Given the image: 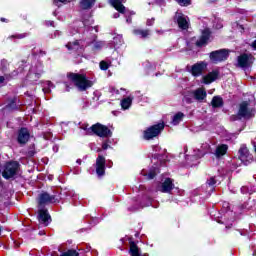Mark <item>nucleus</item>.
I'll use <instances>...</instances> for the list:
<instances>
[{
	"instance_id": "f257e3e1",
	"label": "nucleus",
	"mask_w": 256,
	"mask_h": 256,
	"mask_svg": "<svg viewBox=\"0 0 256 256\" xmlns=\"http://www.w3.org/2000/svg\"><path fill=\"white\" fill-rule=\"evenodd\" d=\"M103 44V42H98L96 40H93L91 43L86 42V40H73V42H68V44H66V48H68L70 52H77V54H83L87 46H90L95 52L96 50H100Z\"/></svg>"
},
{
	"instance_id": "f03ea898",
	"label": "nucleus",
	"mask_w": 256,
	"mask_h": 256,
	"mask_svg": "<svg viewBox=\"0 0 256 256\" xmlns=\"http://www.w3.org/2000/svg\"><path fill=\"white\" fill-rule=\"evenodd\" d=\"M68 78L77 86L79 90H87L88 88H91L94 84L92 80H88L85 76V74H74L70 73L68 74Z\"/></svg>"
},
{
	"instance_id": "7ed1b4c3",
	"label": "nucleus",
	"mask_w": 256,
	"mask_h": 256,
	"mask_svg": "<svg viewBox=\"0 0 256 256\" xmlns=\"http://www.w3.org/2000/svg\"><path fill=\"white\" fill-rule=\"evenodd\" d=\"M44 72L42 62H34L29 70V74L27 75V80L30 82H37L39 78H41Z\"/></svg>"
},
{
	"instance_id": "20e7f679",
	"label": "nucleus",
	"mask_w": 256,
	"mask_h": 256,
	"mask_svg": "<svg viewBox=\"0 0 256 256\" xmlns=\"http://www.w3.org/2000/svg\"><path fill=\"white\" fill-rule=\"evenodd\" d=\"M86 130V133L88 135H91V133H96V135H99V137H111L112 132L107 128V126H103L102 124H94V126H91V128H88V126H85L84 128Z\"/></svg>"
},
{
	"instance_id": "39448f33",
	"label": "nucleus",
	"mask_w": 256,
	"mask_h": 256,
	"mask_svg": "<svg viewBox=\"0 0 256 256\" xmlns=\"http://www.w3.org/2000/svg\"><path fill=\"white\" fill-rule=\"evenodd\" d=\"M164 127V122H160L158 124H155L154 126H149V128H146V130H144V139H154V137H158V135L162 133Z\"/></svg>"
},
{
	"instance_id": "423d86ee",
	"label": "nucleus",
	"mask_w": 256,
	"mask_h": 256,
	"mask_svg": "<svg viewBox=\"0 0 256 256\" xmlns=\"http://www.w3.org/2000/svg\"><path fill=\"white\" fill-rule=\"evenodd\" d=\"M255 114L256 110L249 102H242V104H240V109L238 110V116L240 118H252Z\"/></svg>"
},
{
	"instance_id": "0eeeda50",
	"label": "nucleus",
	"mask_w": 256,
	"mask_h": 256,
	"mask_svg": "<svg viewBox=\"0 0 256 256\" xmlns=\"http://www.w3.org/2000/svg\"><path fill=\"white\" fill-rule=\"evenodd\" d=\"M19 168V163L17 161H10L9 163H6L5 168L2 172V176L5 179H11V177H14L16 175Z\"/></svg>"
},
{
	"instance_id": "6e6552de",
	"label": "nucleus",
	"mask_w": 256,
	"mask_h": 256,
	"mask_svg": "<svg viewBox=\"0 0 256 256\" xmlns=\"http://www.w3.org/2000/svg\"><path fill=\"white\" fill-rule=\"evenodd\" d=\"M211 145L208 142L202 143L200 149L194 150L191 155H186V159H198L203 157L206 153H210Z\"/></svg>"
},
{
	"instance_id": "1a4fd4ad",
	"label": "nucleus",
	"mask_w": 256,
	"mask_h": 256,
	"mask_svg": "<svg viewBox=\"0 0 256 256\" xmlns=\"http://www.w3.org/2000/svg\"><path fill=\"white\" fill-rule=\"evenodd\" d=\"M208 24H209V20L208 19L204 20L203 22L204 28L202 30V34L199 40L196 41L197 46H204L205 44H207L210 38V33H211L210 28H208Z\"/></svg>"
},
{
	"instance_id": "9d476101",
	"label": "nucleus",
	"mask_w": 256,
	"mask_h": 256,
	"mask_svg": "<svg viewBox=\"0 0 256 256\" xmlns=\"http://www.w3.org/2000/svg\"><path fill=\"white\" fill-rule=\"evenodd\" d=\"M208 68V62L201 61V62H196V64H193L190 67V72L192 76L198 77L203 74Z\"/></svg>"
},
{
	"instance_id": "9b49d317",
	"label": "nucleus",
	"mask_w": 256,
	"mask_h": 256,
	"mask_svg": "<svg viewBox=\"0 0 256 256\" xmlns=\"http://www.w3.org/2000/svg\"><path fill=\"white\" fill-rule=\"evenodd\" d=\"M228 56V50H215L214 52L210 53V60L211 62L218 64V62H223L224 60H227Z\"/></svg>"
},
{
	"instance_id": "f8f14e48",
	"label": "nucleus",
	"mask_w": 256,
	"mask_h": 256,
	"mask_svg": "<svg viewBox=\"0 0 256 256\" xmlns=\"http://www.w3.org/2000/svg\"><path fill=\"white\" fill-rule=\"evenodd\" d=\"M158 191H161L162 193H171L172 189H174V183L173 180L169 177L164 179L162 183H160L157 186Z\"/></svg>"
},
{
	"instance_id": "ddd939ff",
	"label": "nucleus",
	"mask_w": 256,
	"mask_h": 256,
	"mask_svg": "<svg viewBox=\"0 0 256 256\" xmlns=\"http://www.w3.org/2000/svg\"><path fill=\"white\" fill-rule=\"evenodd\" d=\"M175 20L178 22L179 28H182L183 30L189 28V18L188 16H185L183 12H176Z\"/></svg>"
},
{
	"instance_id": "4468645a",
	"label": "nucleus",
	"mask_w": 256,
	"mask_h": 256,
	"mask_svg": "<svg viewBox=\"0 0 256 256\" xmlns=\"http://www.w3.org/2000/svg\"><path fill=\"white\" fill-rule=\"evenodd\" d=\"M220 78V71L219 70H212V72H208L205 76H202V83L203 84H212L216 82Z\"/></svg>"
},
{
	"instance_id": "2eb2a0df",
	"label": "nucleus",
	"mask_w": 256,
	"mask_h": 256,
	"mask_svg": "<svg viewBox=\"0 0 256 256\" xmlns=\"http://www.w3.org/2000/svg\"><path fill=\"white\" fill-rule=\"evenodd\" d=\"M253 63L252 54H241L238 56V66L241 68H248Z\"/></svg>"
},
{
	"instance_id": "dca6fc26",
	"label": "nucleus",
	"mask_w": 256,
	"mask_h": 256,
	"mask_svg": "<svg viewBox=\"0 0 256 256\" xmlns=\"http://www.w3.org/2000/svg\"><path fill=\"white\" fill-rule=\"evenodd\" d=\"M239 153L241 161H243V163H245L246 165L253 161V155L249 153V149L248 147H246V145H242L240 147Z\"/></svg>"
},
{
	"instance_id": "f3484780",
	"label": "nucleus",
	"mask_w": 256,
	"mask_h": 256,
	"mask_svg": "<svg viewBox=\"0 0 256 256\" xmlns=\"http://www.w3.org/2000/svg\"><path fill=\"white\" fill-rule=\"evenodd\" d=\"M105 168H106V160L104 155H98L96 158V173L99 176H102L105 174Z\"/></svg>"
},
{
	"instance_id": "a211bd4d",
	"label": "nucleus",
	"mask_w": 256,
	"mask_h": 256,
	"mask_svg": "<svg viewBox=\"0 0 256 256\" xmlns=\"http://www.w3.org/2000/svg\"><path fill=\"white\" fill-rule=\"evenodd\" d=\"M125 1L126 0H110L112 6H114V8H116V10H118V12H115L114 18H119V16H120L119 12L124 13L127 16V10L123 4V2H125Z\"/></svg>"
},
{
	"instance_id": "6ab92c4d",
	"label": "nucleus",
	"mask_w": 256,
	"mask_h": 256,
	"mask_svg": "<svg viewBox=\"0 0 256 256\" xmlns=\"http://www.w3.org/2000/svg\"><path fill=\"white\" fill-rule=\"evenodd\" d=\"M57 201L54 195H49V193H41L39 195V207L47 205V203H55Z\"/></svg>"
},
{
	"instance_id": "aec40b11",
	"label": "nucleus",
	"mask_w": 256,
	"mask_h": 256,
	"mask_svg": "<svg viewBox=\"0 0 256 256\" xmlns=\"http://www.w3.org/2000/svg\"><path fill=\"white\" fill-rule=\"evenodd\" d=\"M50 220H51V217L47 209H43L42 207H39V222L43 223L44 225H49Z\"/></svg>"
},
{
	"instance_id": "412c9836",
	"label": "nucleus",
	"mask_w": 256,
	"mask_h": 256,
	"mask_svg": "<svg viewBox=\"0 0 256 256\" xmlns=\"http://www.w3.org/2000/svg\"><path fill=\"white\" fill-rule=\"evenodd\" d=\"M207 98V92L205 88H197L194 90V100L197 102H203V100H206Z\"/></svg>"
},
{
	"instance_id": "4be33fe9",
	"label": "nucleus",
	"mask_w": 256,
	"mask_h": 256,
	"mask_svg": "<svg viewBox=\"0 0 256 256\" xmlns=\"http://www.w3.org/2000/svg\"><path fill=\"white\" fill-rule=\"evenodd\" d=\"M29 130L27 128H21V130L18 132V142L19 143H27L29 141Z\"/></svg>"
},
{
	"instance_id": "5701e85b",
	"label": "nucleus",
	"mask_w": 256,
	"mask_h": 256,
	"mask_svg": "<svg viewBox=\"0 0 256 256\" xmlns=\"http://www.w3.org/2000/svg\"><path fill=\"white\" fill-rule=\"evenodd\" d=\"M194 100H195V90L184 92L183 102H185L186 104H193Z\"/></svg>"
},
{
	"instance_id": "b1692460",
	"label": "nucleus",
	"mask_w": 256,
	"mask_h": 256,
	"mask_svg": "<svg viewBox=\"0 0 256 256\" xmlns=\"http://www.w3.org/2000/svg\"><path fill=\"white\" fill-rule=\"evenodd\" d=\"M228 151V145L225 143H221L220 145H217L215 150L216 157H222V155H225Z\"/></svg>"
},
{
	"instance_id": "393cba45",
	"label": "nucleus",
	"mask_w": 256,
	"mask_h": 256,
	"mask_svg": "<svg viewBox=\"0 0 256 256\" xmlns=\"http://www.w3.org/2000/svg\"><path fill=\"white\" fill-rule=\"evenodd\" d=\"M95 2L96 0H80L79 4L81 8L88 9V8H92Z\"/></svg>"
},
{
	"instance_id": "a878e982",
	"label": "nucleus",
	"mask_w": 256,
	"mask_h": 256,
	"mask_svg": "<svg viewBox=\"0 0 256 256\" xmlns=\"http://www.w3.org/2000/svg\"><path fill=\"white\" fill-rule=\"evenodd\" d=\"M52 88H55V85L53 84V82L47 80L46 82L43 83V92H44V94L51 93Z\"/></svg>"
},
{
	"instance_id": "bb28decb",
	"label": "nucleus",
	"mask_w": 256,
	"mask_h": 256,
	"mask_svg": "<svg viewBox=\"0 0 256 256\" xmlns=\"http://www.w3.org/2000/svg\"><path fill=\"white\" fill-rule=\"evenodd\" d=\"M130 255L132 256H141L140 249L137 247L136 243H130Z\"/></svg>"
},
{
	"instance_id": "cd10ccee",
	"label": "nucleus",
	"mask_w": 256,
	"mask_h": 256,
	"mask_svg": "<svg viewBox=\"0 0 256 256\" xmlns=\"http://www.w3.org/2000/svg\"><path fill=\"white\" fill-rule=\"evenodd\" d=\"M183 118H184V114L182 112H178L177 114H175V116H173L172 124L174 126H177L178 124H180V122H182Z\"/></svg>"
},
{
	"instance_id": "c85d7f7f",
	"label": "nucleus",
	"mask_w": 256,
	"mask_h": 256,
	"mask_svg": "<svg viewBox=\"0 0 256 256\" xmlns=\"http://www.w3.org/2000/svg\"><path fill=\"white\" fill-rule=\"evenodd\" d=\"M213 108H220L223 106V100L220 96H214L211 102Z\"/></svg>"
},
{
	"instance_id": "c756f323",
	"label": "nucleus",
	"mask_w": 256,
	"mask_h": 256,
	"mask_svg": "<svg viewBox=\"0 0 256 256\" xmlns=\"http://www.w3.org/2000/svg\"><path fill=\"white\" fill-rule=\"evenodd\" d=\"M132 103H133V98H124V100L121 101L122 109L129 110Z\"/></svg>"
},
{
	"instance_id": "7c9ffc66",
	"label": "nucleus",
	"mask_w": 256,
	"mask_h": 256,
	"mask_svg": "<svg viewBox=\"0 0 256 256\" xmlns=\"http://www.w3.org/2000/svg\"><path fill=\"white\" fill-rule=\"evenodd\" d=\"M113 44L115 48H120V46L123 44V36L121 34H117V36H114Z\"/></svg>"
},
{
	"instance_id": "2f4dec72",
	"label": "nucleus",
	"mask_w": 256,
	"mask_h": 256,
	"mask_svg": "<svg viewBox=\"0 0 256 256\" xmlns=\"http://www.w3.org/2000/svg\"><path fill=\"white\" fill-rule=\"evenodd\" d=\"M134 34H136V36H140L141 38H147V36H149L150 32L149 30H141V29H135L133 30Z\"/></svg>"
},
{
	"instance_id": "473e14b6",
	"label": "nucleus",
	"mask_w": 256,
	"mask_h": 256,
	"mask_svg": "<svg viewBox=\"0 0 256 256\" xmlns=\"http://www.w3.org/2000/svg\"><path fill=\"white\" fill-rule=\"evenodd\" d=\"M216 183H217V181H216L215 177H210V179L207 180V185H208L210 191L214 190Z\"/></svg>"
},
{
	"instance_id": "72a5a7b5",
	"label": "nucleus",
	"mask_w": 256,
	"mask_h": 256,
	"mask_svg": "<svg viewBox=\"0 0 256 256\" xmlns=\"http://www.w3.org/2000/svg\"><path fill=\"white\" fill-rule=\"evenodd\" d=\"M157 173H159V169L157 167H154L153 169H150L149 173L147 174V178L153 179V177H155Z\"/></svg>"
},
{
	"instance_id": "f704fd0d",
	"label": "nucleus",
	"mask_w": 256,
	"mask_h": 256,
	"mask_svg": "<svg viewBox=\"0 0 256 256\" xmlns=\"http://www.w3.org/2000/svg\"><path fill=\"white\" fill-rule=\"evenodd\" d=\"M18 72H13L12 76L6 75V76H0V84H3L5 80H10L11 78H14L17 76Z\"/></svg>"
},
{
	"instance_id": "c9c22d12",
	"label": "nucleus",
	"mask_w": 256,
	"mask_h": 256,
	"mask_svg": "<svg viewBox=\"0 0 256 256\" xmlns=\"http://www.w3.org/2000/svg\"><path fill=\"white\" fill-rule=\"evenodd\" d=\"M214 28H223V21L221 20V18H215L214 19V23H213Z\"/></svg>"
},
{
	"instance_id": "e433bc0d",
	"label": "nucleus",
	"mask_w": 256,
	"mask_h": 256,
	"mask_svg": "<svg viewBox=\"0 0 256 256\" xmlns=\"http://www.w3.org/2000/svg\"><path fill=\"white\" fill-rule=\"evenodd\" d=\"M61 256H79V253H77V251H75L73 249H70V250L62 253Z\"/></svg>"
},
{
	"instance_id": "4c0bfd02",
	"label": "nucleus",
	"mask_w": 256,
	"mask_h": 256,
	"mask_svg": "<svg viewBox=\"0 0 256 256\" xmlns=\"http://www.w3.org/2000/svg\"><path fill=\"white\" fill-rule=\"evenodd\" d=\"M109 66H110L109 62H106L105 60H102L100 62L101 70H108Z\"/></svg>"
},
{
	"instance_id": "58836bf2",
	"label": "nucleus",
	"mask_w": 256,
	"mask_h": 256,
	"mask_svg": "<svg viewBox=\"0 0 256 256\" xmlns=\"http://www.w3.org/2000/svg\"><path fill=\"white\" fill-rule=\"evenodd\" d=\"M179 4L181 6H187L188 4H191V0H178Z\"/></svg>"
},
{
	"instance_id": "ea45409f",
	"label": "nucleus",
	"mask_w": 256,
	"mask_h": 256,
	"mask_svg": "<svg viewBox=\"0 0 256 256\" xmlns=\"http://www.w3.org/2000/svg\"><path fill=\"white\" fill-rule=\"evenodd\" d=\"M110 140H105V141H103V143H102V148L103 149H108V147H110Z\"/></svg>"
},
{
	"instance_id": "a19ab883",
	"label": "nucleus",
	"mask_w": 256,
	"mask_h": 256,
	"mask_svg": "<svg viewBox=\"0 0 256 256\" xmlns=\"http://www.w3.org/2000/svg\"><path fill=\"white\" fill-rule=\"evenodd\" d=\"M242 193H247L249 191L248 187H241Z\"/></svg>"
},
{
	"instance_id": "79ce46f5",
	"label": "nucleus",
	"mask_w": 256,
	"mask_h": 256,
	"mask_svg": "<svg viewBox=\"0 0 256 256\" xmlns=\"http://www.w3.org/2000/svg\"><path fill=\"white\" fill-rule=\"evenodd\" d=\"M107 167H112L113 161L109 160L106 162Z\"/></svg>"
},
{
	"instance_id": "37998d69",
	"label": "nucleus",
	"mask_w": 256,
	"mask_h": 256,
	"mask_svg": "<svg viewBox=\"0 0 256 256\" xmlns=\"http://www.w3.org/2000/svg\"><path fill=\"white\" fill-rule=\"evenodd\" d=\"M58 2H67V0H54V4H58Z\"/></svg>"
},
{
	"instance_id": "c03bdc74",
	"label": "nucleus",
	"mask_w": 256,
	"mask_h": 256,
	"mask_svg": "<svg viewBox=\"0 0 256 256\" xmlns=\"http://www.w3.org/2000/svg\"><path fill=\"white\" fill-rule=\"evenodd\" d=\"M153 22H154V20H147V24H148L149 26H151V24H153Z\"/></svg>"
},
{
	"instance_id": "a18cd8bd",
	"label": "nucleus",
	"mask_w": 256,
	"mask_h": 256,
	"mask_svg": "<svg viewBox=\"0 0 256 256\" xmlns=\"http://www.w3.org/2000/svg\"><path fill=\"white\" fill-rule=\"evenodd\" d=\"M253 48H256V40L252 43Z\"/></svg>"
},
{
	"instance_id": "49530a36",
	"label": "nucleus",
	"mask_w": 256,
	"mask_h": 256,
	"mask_svg": "<svg viewBox=\"0 0 256 256\" xmlns=\"http://www.w3.org/2000/svg\"><path fill=\"white\" fill-rule=\"evenodd\" d=\"M47 24L53 25V24H54V22H53V21H51V20H49V21L47 22Z\"/></svg>"
},
{
	"instance_id": "de8ad7c7",
	"label": "nucleus",
	"mask_w": 256,
	"mask_h": 256,
	"mask_svg": "<svg viewBox=\"0 0 256 256\" xmlns=\"http://www.w3.org/2000/svg\"><path fill=\"white\" fill-rule=\"evenodd\" d=\"M53 149L56 150V151H58L59 147H58L57 145H55V146L53 147Z\"/></svg>"
},
{
	"instance_id": "09e8293b",
	"label": "nucleus",
	"mask_w": 256,
	"mask_h": 256,
	"mask_svg": "<svg viewBox=\"0 0 256 256\" xmlns=\"http://www.w3.org/2000/svg\"><path fill=\"white\" fill-rule=\"evenodd\" d=\"M131 18H126V22H131Z\"/></svg>"
},
{
	"instance_id": "8fccbe9b",
	"label": "nucleus",
	"mask_w": 256,
	"mask_h": 256,
	"mask_svg": "<svg viewBox=\"0 0 256 256\" xmlns=\"http://www.w3.org/2000/svg\"><path fill=\"white\" fill-rule=\"evenodd\" d=\"M1 185H3L2 179H0V187H1Z\"/></svg>"
},
{
	"instance_id": "3c124183",
	"label": "nucleus",
	"mask_w": 256,
	"mask_h": 256,
	"mask_svg": "<svg viewBox=\"0 0 256 256\" xmlns=\"http://www.w3.org/2000/svg\"><path fill=\"white\" fill-rule=\"evenodd\" d=\"M77 163H81V159H77Z\"/></svg>"
},
{
	"instance_id": "603ef678",
	"label": "nucleus",
	"mask_w": 256,
	"mask_h": 256,
	"mask_svg": "<svg viewBox=\"0 0 256 256\" xmlns=\"http://www.w3.org/2000/svg\"><path fill=\"white\" fill-rule=\"evenodd\" d=\"M60 34L59 31L55 32V35Z\"/></svg>"
},
{
	"instance_id": "864d4df0",
	"label": "nucleus",
	"mask_w": 256,
	"mask_h": 256,
	"mask_svg": "<svg viewBox=\"0 0 256 256\" xmlns=\"http://www.w3.org/2000/svg\"><path fill=\"white\" fill-rule=\"evenodd\" d=\"M86 251H90V248H89V247H87Z\"/></svg>"
},
{
	"instance_id": "5fc2aeb1",
	"label": "nucleus",
	"mask_w": 256,
	"mask_h": 256,
	"mask_svg": "<svg viewBox=\"0 0 256 256\" xmlns=\"http://www.w3.org/2000/svg\"><path fill=\"white\" fill-rule=\"evenodd\" d=\"M1 233H2V229H1V227H0V235H1Z\"/></svg>"
},
{
	"instance_id": "6e6d98bb",
	"label": "nucleus",
	"mask_w": 256,
	"mask_h": 256,
	"mask_svg": "<svg viewBox=\"0 0 256 256\" xmlns=\"http://www.w3.org/2000/svg\"><path fill=\"white\" fill-rule=\"evenodd\" d=\"M2 21H5V18H1Z\"/></svg>"
},
{
	"instance_id": "4d7b16f0",
	"label": "nucleus",
	"mask_w": 256,
	"mask_h": 256,
	"mask_svg": "<svg viewBox=\"0 0 256 256\" xmlns=\"http://www.w3.org/2000/svg\"><path fill=\"white\" fill-rule=\"evenodd\" d=\"M116 93L119 94V90H116Z\"/></svg>"
},
{
	"instance_id": "13d9d810",
	"label": "nucleus",
	"mask_w": 256,
	"mask_h": 256,
	"mask_svg": "<svg viewBox=\"0 0 256 256\" xmlns=\"http://www.w3.org/2000/svg\"><path fill=\"white\" fill-rule=\"evenodd\" d=\"M254 148H255V150H256V143H255V145H254Z\"/></svg>"
},
{
	"instance_id": "bf43d9fd",
	"label": "nucleus",
	"mask_w": 256,
	"mask_h": 256,
	"mask_svg": "<svg viewBox=\"0 0 256 256\" xmlns=\"http://www.w3.org/2000/svg\"><path fill=\"white\" fill-rule=\"evenodd\" d=\"M157 149H159V147H158V146H156V150H157Z\"/></svg>"
},
{
	"instance_id": "052dcab7",
	"label": "nucleus",
	"mask_w": 256,
	"mask_h": 256,
	"mask_svg": "<svg viewBox=\"0 0 256 256\" xmlns=\"http://www.w3.org/2000/svg\"><path fill=\"white\" fill-rule=\"evenodd\" d=\"M84 24H87V22H86V21H84Z\"/></svg>"
},
{
	"instance_id": "680f3d73",
	"label": "nucleus",
	"mask_w": 256,
	"mask_h": 256,
	"mask_svg": "<svg viewBox=\"0 0 256 256\" xmlns=\"http://www.w3.org/2000/svg\"><path fill=\"white\" fill-rule=\"evenodd\" d=\"M20 38H23V35H21Z\"/></svg>"
},
{
	"instance_id": "e2e57ef3",
	"label": "nucleus",
	"mask_w": 256,
	"mask_h": 256,
	"mask_svg": "<svg viewBox=\"0 0 256 256\" xmlns=\"http://www.w3.org/2000/svg\"><path fill=\"white\" fill-rule=\"evenodd\" d=\"M98 151H101V149L98 148Z\"/></svg>"
}]
</instances>
